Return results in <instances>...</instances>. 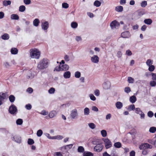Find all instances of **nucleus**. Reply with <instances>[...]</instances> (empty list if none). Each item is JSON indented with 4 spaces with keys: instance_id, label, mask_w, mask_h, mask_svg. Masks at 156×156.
Listing matches in <instances>:
<instances>
[{
    "instance_id": "nucleus-1",
    "label": "nucleus",
    "mask_w": 156,
    "mask_h": 156,
    "mask_svg": "<svg viewBox=\"0 0 156 156\" xmlns=\"http://www.w3.org/2000/svg\"><path fill=\"white\" fill-rule=\"evenodd\" d=\"M48 62L46 58H44L38 63L37 68L39 69H42L47 68L48 66Z\"/></svg>"
},
{
    "instance_id": "nucleus-2",
    "label": "nucleus",
    "mask_w": 156,
    "mask_h": 156,
    "mask_svg": "<svg viewBox=\"0 0 156 156\" xmlns=\"http://www.w3.org/2000/svg\"><path fill=\"white\" fill-rule=\"evenodd\" d=\"M40 55V52L37 49H31L30 50V56L31 58L38 59Z\"/></svg>"
},
{
    "instance_id": "nucleus-3",
    "label": "nucleus",
    "mask_w": 156,
    "mask_h": 156,
    "mask_svg": "<svg viewBox=\"0 0 156 156\" xmlns=\"http://www.w3.org/2000/svg\"><path fill=\"white\" fill-rule=\"evenodd\" d=\"M9 112L12 115H15L16 114L17 110L16 107L13 104L12 105L9 107Z\"/></svg>"
},
{
    "instance_id": "nucleus-4",
    "label": "nucleus",
    "mask_w": 156,
    "mask_h": 156,
    "mask_svg": "<svg viewBox=\"0 0 156 156\" xmlns=\"http://www.w3.org/2000/svg\"><path fill=\"white\" fill-rule=\"evenodd\" d=\"M8 96L7 93H0V105L2 104V101L6 98Z\"/></svg>"
},
{
    "instance_id": "nucleus-5",
    "label": "nucleus",
    "mask_w": 156,
    "mask_h": 156,
    "mask_svg": "<svg viewBox=\"0 0 156 156\" xmlns=\"http://www.w3.org/2000/svg\"><path fill=\"white\" fill-rule=\"evenodd\" d=\"M152 147L151 145L147 143H144L141 145L139 147V148L140 150L145 149L147 148H151Z\"/></svg>"
},
{
    "instance_id": "nucleus-6",
    "label": "nucleus",
    "mask_w": 156,
    "mask_h": 156,
    "mask_svg": "<svg viewBox=\"0 0 156 156\" xmlns=\"http://www.w3.org/2000/svg\"><path fill=\"white\" fill-rule=\"evenodd\" d=\"M110 27L112 29L117 28L120 25L119 23L116 20L112 21L110 23Z\"/></svg>"
},
{
    "instance_id": "nucleus-7",
    "label": "nucleus",
    "mask_w": 156,
    "mask_h": 156,
    "mask_svg": "<svg viewBox=\"0 0 156 156\" xmlns=\"http://www.w3.org/2000/svg\"><path fill=\"white\" fill-rule=\"evenodd\" d=\"M104 142L106 149H108L112 146V142L108 139H105L104 140Z\"/></svg>"
},
{
    "instance_id": "nucleus-8",
    "label": "nucleus",
    "mask_w": 156,
    "mask_h": 156,
    "mask_svg": "<svg viewBox=\"0 0 156 156\" xmlns=\"http://www.w3.org/2000/svg\"><path fill=\"white\" fill-rule=\"evenodd\" d=\"M41 27L42 29L44 31L47 30L49 27V23L48 21H46L41 22Z\"/></svg>"
},
{
    "instance_id": "nucleus-9",
    "label": "nucleus",
    "mask_w": 156,
    "mask_h": 156,
    "mask_svg": "<svg viewBox=\"0 0 156 156\" xmlns=\"http://www.w3.org/2000/svg\"><path fill=\"white\" fill-rule=\"evenodd\" d=\"M71 117L73 119L76 118L78 115L77 110L76 109L73 110L70 115Z\"/></svg>"
},
{
    "instance_id": "nucleus-10",
    "label": "nucleus",
    "mask_w": 156,
    "mask_h": 156,
    "mask_svg": "<svg viewBox=\"0 0 156 156\" xmlns=\"http://www.w3.org/2000/svg\"><path fill=\"white\" fill-rule=\"evenodd\" d=\"M103 146L101 144H98L94 147V149L95 151L98 152H100L102 149Z\"/></svg>"
},
{
    "instance_id": "nucleus-11",
    "label": "nucleus",
    "mask_w": 156,
    "mask_h": 156,
    "mask_svg": "<svg viewBox=\"0 0 156 156\" xmlns=\"http://www.w3.org/2000/svg\"><path fill=\"white\" fill-rule=\"evenodd\" d=\"M99 58L97 55H94L91 58V62L93 63H98L99 61Z\"/></svg>"
},
{
    "instance_id": "nucleus-12",
    "label": "nucleus",
    "mask_w": 156,
    "mask_h": 156,
    "mask_svg": "<svg viewBox=\"0 0 156 156\" xmlns=\"http://www.w3.org/2000/svg\"><path fill=\"white\" fill-rule=\"evenodd\" d=\"M111 86L110 83L108 81L104 82L103 84V88L106 90L109 89Z\"/></svg>"
},
{
    "instance_id": "nucleus-13",
    "label": "nucleus",
    "mask_w": 156,
    "mask_h": 156,
    "mask_svg": "<svg viewBox=\"0 0 156 156\" xmlns=\"http://www.w3.org/2000/svg\"><path fill=\"white\" fill-rule=\"evenodd\" d=\"M121 35L122 37L124 38H128L130 37V33L128 31L122 32L121 34Z\"/></svg>"
},
{
    "instance_id": "nucleus-14",
    "label": "nucleus",
    "mask_w": 156,
    "mask_h": 156,
    "mask_svg": "<svg viewBox=\"0 0 156 156\" xmlns=\"http://www.w3.org/2000/svg\"><path fill=\"white\" fill-rule=\"evenodd\" d=\"M12 140H15V142L18 143H20L21 142V138L19 136H15L13 137Z\"/></svg>"
},
{
    "instance_id": "nucleus-15",
    "label": "nucleus",
    "mask_w": 156,
    "mask_h": 156,
    "mask_svg": "<svg viewBox=\"0 0 156 156\" xmlns=\"http://www.w3.org/2000/svg\"><path fill=\"white\" fill-rule=\"evenodd\" d=\"M57 115V112L55 110L51 111L49 114V116L50 118H52L54 117Z\"/></svg>"
},
{
    "instance_id": "nucleus-16",
    "label": "nucleus",
    "mask_w": 156,
    "mask_h": 156,
    "mask_svg": "<svg viewBox=\"0 0 156 156\" xmlns=\"http://www.w3.org/2000/svg\"><path fill=\"white\" fill-rule=\"evenodd\" d=\"M71 73L69 71H66L64 73L63 76L65 78L67 79L70 77Z\"/></svg>"
},
{
    "instance_id": "nucleus-17",
    "label": "nucleus",
    "mask_w": 156,
    "mask_h": 156,
    "mask_svg": "<svg viewBox=\"0 0 156 156\" xmlns=\"http://www.w3.org/2000/svg\"><path fill=\"white\" fill-rule=\"evenodd\" d=\"M11 2L10 0H4L3 1V5L5 6H7L8 5H11Z\"/></svg>"
},
{
    "instance_id": "nucleus-18",
    "label": "nucleus",
    "mask_w": 156,
    "mask_h": 156,
    "mask_svg": "<svg viewBox=\"0 0 156 156\" xmlns=\"http://www.w3.org/2000/svg\"><path fill=\"white\" fill-rule=\"evenodd\" d=\"M61 66L62 70H67L69 69V66L67 64H63Z\"/></svg>"
},
{
    "instance_id": "nucleus-19",
    "label": "nucleus",
    "mask_w": 156,
    "mask_h": 156,
    "mask_svg": "<svg viewBox=\"0 0 156 156\" xmlns=\"http://www.w3.org/2000/svg\"><path fill=\"white\" fill-rule=\"evenodd\" d=\"M116 107L118 109H121L123 105L122 102L118 101L115 104Z\"/></svg>"
},
{
    "instance_id": "nucleus-20",
    "label": "nucleus",
    "mask_w": 156,
    "mask_h": 156,
    "mask_svg": "<svg viewBox=\"0 0 156 156\" xmlns=\"http://www.w3.org/2000/svg\"><path fill=\"white\" fill-rule=\"evenodd\" d=\"M40 23V21L38 19H35L33 22V24L34 26L37 27L39 25Z\"/></svg>"
},
{
    "instance_id": "nucleus-21",
    "label": "nucleus",
    "mask_w": 156,
    "mask_h": 156,
    "mask_svg": "<svg viewBox=\"0 0 156 156\" xmlns=\"http://www.w3.org/2000/svg\"><path fill=\"white\" fill-rule=\"evenodd\" d=\"M1 37L3 40H7L9 39V36L8 34L5 33Z\"/></svg>"
},
{
    "instance_id": "nucleus-22",
    "label": "nucleus",
    "mask_w": 156,
    "mask_h": 156,
    "mask_svg": "<svg viewBox=\"0 0 156 156\" xmlns=\"http://www.w3.org/2000/svg\"><path fill=\"white\" fill-rule=\"evenodd\" d=\"M19 18V16L17 14H12L11 16V19L12 20H18Z\"/></svg>"
},
{
    "instance_id": "nucleus-23",
    "label": "nucleus",
    "mask_w": 156,
    "mask_h": 156,
    "mask_svg": "<svg viewBox=\"0 0 156 156\" xmlns=\"http://www.w3.org/2000/svg\"><path fill=\"white\" fill-rule=\"evenodd\" d=\"M136 100V97L134 96H132L130 97L129 101L132 103H135Z\"/></svg>"
},
{
    "instance_id": "nucleus-24",
    "label": "nucleus",
    "mask_w": 156,
    "mask_h": 156,
    "mask_svg": "<svg viewBox=\"0 0 156 156\" xmlns=\"http://www.w3.org/2000/svg\"><path fill=\"white\" fill-rule=\"evenodd\" d=\"M11 52L12 54H16L18 53V50L16 48H12L11 50Z\"/></svg>"
},
{
    "instance_id": "nucleus-25",
    "label": "nucleus",
    "mask_w": 156,
    "mask_h": 156,
    "mask_svg": "<svg viewBox=\"0 0 156 156\" xmlns=\"http://www.w3.org/2000/svg\"><path fill=\"white\" fill-rule=\"evenodd\" d=\"M144 22L146 24L150 25L152 23V21L150 19H145Z\"/></svg>"
},
{
    "instance_id": "nucleus-26",
    "label": "nucleus",
    "mask_w": 156,
    "mask_h": 156,
    "mask_svg": "<svg viewBox=\"0 0 156 156\" xmlns=\"http://www.w3.org/2000/svg\"><path fill=\"white\" fill-rule=\"evenodd\" d=\"M9 99L11 102L13 103L15 100V97L13 95H11L9 97Z\"/></svg>"
},
{
    "instance_id": "nucleus-27",
    "label": "nucleus",
    "mask_w": 156,
    "mask_h": 156,
    "mask_svg": "<svg viewBox=\"0 0 156 156\" xmlns=\"http://www.w3.org/2000/svg\"><path fill=\"white\" fill-rule=\"evenodd\" d=\"M83 156H94V154L90 152H84L83 154Z\"/></svg>"
},
{
    "instance_id": "nucleus-28",
    "label": "nucleus",
    "mask_w": 156,
    "mask_h": 156,
    "mask_svg": "<svg viewBox=\"0 0 156 156\" xmlns=\"http://www.w3.org/2000/svg\"><path fill=\"white\" fill-rule=\"evenodd\" d=\"M26 9L25 6L23 5L20 6L19 7V11L20 12H23Z\"/></svg>"
},
{
    "instance_id": "nucleus-29",
    "label": "nucleus",
    "mask_w": 156,
    "mask_h": 156,
    "mask_svg": "<svg viewBox=\"0 0 156 156\" xmlns=\"http://www.w3.org/2000/svg\"><path fill=\"white\" fill-rule=\"evenodd\" d=\"M123 9V7L121 6H117L115 8V10L118 12H122Z\"/></svg>"
},
{
    "instance_id": "nucleus-30",
    "label": "nucleus",
    "mask_w": 156,
    "mask_h": 156,
    "mask_svg": "<svg viewBox=\"0 0 156 156\" xmlns=\"http://www.w3.org/2000/svg\"><path fill=\"white\" fill-rule=\"evenodd\" d=\"M78 152L80 153H83L84 151V147L82 146H79L77 149Z\"/></svg>"
},
{
    "instance_id": "nucleus-31",
    "label": "nucleus",
    "mask_w": 156,
    "mask_h": 156,
    "mask_svg": "<svg viewBox=\"0 0 156 156\" xmlns=\"http://www.w3.org/2000/svg\"><path fill=\"white\" fill-rule=\"evenodd\" d=\"M149 131L151 133H154L156 131V127L154 126L151 127L149 129Z\"/></svg>"
},
{
    "instance_id": "nucleus-32",
    "label": "nucleus",
    "mask_w": 156,
    "mask_h": 156,
    "mask_svg": "<svg viewBox=\"0 0 156 156\" xmlns=\"http://www.w3.org/2000/svg\"><path fill=\"white\" fill-rule=\"evenodd\" d=\"M84 114L85 115H88L90 113V110L88 108H85L84 110Z\"/></svg>"
},
{
    "instance_id": "nucleus-33",
    "label": "nucleus",
    "mask_w": 156,
    "mask_h": 156,
    "mask_svg": "<svg viewBox=\"0 0 156 156\" xmlns=\"http://www.w3.org/2000/svg\"><path fill=\"white\" fill-rule=\"evenodd\" d=\"M135 109V106L134 105H129L127 108V110L129 111L133 110Z\"/></svg>"
},
{
    "instance_id": "nucleus-34",
    "label": "nucleus",
    "mask_w": 156,
    "mask_h": 156,
    "mask_svg": "<svg viewBox=\"0 0 156 156\" xmlns=\"http://www.w3.org/2000/svg\"><path fill=\"white\" fill-rule=\"evenodd\" d=\"M114 146L117 148H119L122 146L121 143L119 142L115 143L114 144Z\"/></svg>"
},
{
    "instance_id": "nucleus-35",
    "label": "nucleus",
    "mask_w": 156,
    "mask_h": 156,
    "mask_svg": "<svg viewBox=\"0 0 156 156\" xmlns=\"http://www.w3.org/2000/svg\"><path fill=\"white\" fill-rule=\"evenodd\" d=\"M94 6L97 7H98L101 5V3L98 0H96L94 2Z\"/></svg>"
},
{
    "instance_id": "nucleus-36",
    "label": "nucleus",
    "mask_w": 156,
    "mask_h": 156,
    "mask_svg": "<svg viewBox=\"0 0 156 156\" xmlns=\"http://www.w3.org/2000/svg\"><path fill=\"white\" fill-rule=\"evenodd\" d=\"M146 64L148 66H150L153 64V61L150 59H148L146 62Z\"/></svg>"
},
{
    "instance_id": "nucleus-37",
    "label": "nucleus",
    "mask_w": 156,
    "mask_h": 156,
    "mask_svg": "<svg viewBox=\"0 0 156 156\" xmlns=\"http://www.w3.org/2000/svg\"><path fill=\"white\" fill-rule=\"evenodd\" d=\"M63 138L62 136L58 135L56 136H53V139L61 140Z\"/></svg>"
},
{
    "instance_id": "nucleus-38",
    "label": "nucleus",
    "mask_w": 156,
    "mask_h": 156,
    "mask_svg": "<svg viewBox=\"0 0 156 156\" xmlns=\"http://www.w3.org/2000/svg\"><path fill=\"white\" fill-rule=\"evenodd\" d=\"M78 26L77 23L75 22H73L71 24V27L73 28H76Z\"/></svg>"
},
{
    "instance_id": "nucleus-39",
    "label": "nucleus",
    "mask_w": 156,
    "mask_h": 156,
    "mask_svg": "<svg viewBox=\"0 0 156 156\" xmlns=\"http://www.w3.org/2000/svg\"><path fill=\"white\" fill-rule=\"evenodd\" d=\"M23 121L22 119H19L16 121V123L18 125H21L22 124Z\"/></svg>"
},
{
    "instance_id": "nucleus-40",
    "label": "nucleus",
    "mask_w": 156,
    "mask_h": 156,
    "mask_svg": "<svg viewBox=\"0 0 156 156\" xmlns=\"http://www.w3.org/2000/svg\"><path fill=\"white\" fill-rule=\"evenodd\" d=\"M34 142L33 139L30 138L28 139L27 143L29 145H32L34 144Z\"/></svg>"
},
{
    "instance_id": "nucleus-41",
    "label": "nucleus",
    "mask_w": 156,
    "mask_h": 156,
    "mask_svg": "<svg viewBox=\"0 0 156 156\" xmlns=\"http://www.w3.org/2000/svg\"><path fill=\"white\" fill-rule=\"evenodd\" d=\"M43 134V131L41 129L38 130L37 133V136L38 137H40Z\"/></svg>"
},
{
    "instance_id": "nucleus-42",
    "label": "nucleus",
    "mask_w": 156,
    "mask_h": 156,
    "mask_svg": "<svg viewBox=\"0 0 156 156\" xmlns=\"http://www.w3.org/2000/svg\"><path fill=\"white\" fill-rule=\"evenodd\" d=\"M80 73L79 71H76L75 73V76L76 78H79L80 77Z\"/></svg>"
},
{
    "instance_id": "nucleus-43",
    "label": "nucleus",
    "mask_w": 156,
    "mask_h": 156,
    "mask_svg": "<svg viewBox=\"0 0 156 156\" xmlns=\"http://www.w3.org/2000/svg\"><path fill=\"white\" fill-rule=\"evenodd\" d=\"M88 126L91 129H94L96 127V126L95 124H94L93 123H89L88 124Z\"/></svg>"
},
{
    "instance_id": "nucleus-44",
    "label": "nucleus",
    "mask_w": 156,
    "mask_h": 156,
    "mask_svg": "<svg viewBox=\"0 0 156 156\" xmlns=\"http://www.w3.org/2000/svg\"><path fill=\"white\" fill-rule=\"evenodd\" d=\"M155 69V67L154 65H151L149 66L148 70L150 72L153 71Z\"/></svg>"
},
{
    "instance_id": "nucleus-45",
    "label": "nucleus",
    "mask_w": 156,
    "mask_h": 156,
    "mask_svg": "<svg viewBox=\"0 0 156 156\" xmlns=\"http://www.w3.org/2000/svg\"><path fill=\"white\" fill-rule=\"evenodd\" d=\"M55 89L54 88L51 87L48 90V93L50 94H54L55 92Z\"/></svg>"
},
{
    "instance_id": "nucleus-46",
    "label": "nucleus",
    "mask_w": 156,
    "mask_h": 156,
    "mask_svg": "<svg viewBox=\"0 0 156 156\" xmlns=\"http://www.w3.org/2000/svg\"><path fill=\"white\" fill-rule=\"evenodd\" d=\"M101 133L102 136L104 137H105L107 136V132L105 130H103L101 131Z\"/></svg>"
},
{
    "instance_id": "nucleus-47",
    "label": "nucleus",
    "mask_w": 156,
    "mask_h": 156,
    "mask_svg": "<svg viewBox=\"0 0 156 156\" xmlns=\"http://www.w3.org/2000/svg\"><path fill=\"white\" fill-rule=\"evenodd\" d=\"M128 81L129 83H133L134 82V80L131 77H129L128 78Z\"/></svg>"
},
{
    "instance_id": "nucleus-48",
    "label": "nucleus",
    "mask_w": 156,
    "mask_h": 156,
    "mask_svg": "<svg viewBox=\"0 0 156 156\" xmlns=\"http://www.w3.org/2000/svg\"><path fill=\"white\" fill-rule=\"evenodd\" d=\"M150 85L152 87H154L156 85V80H153L150 82Z\"/></svg>"
},
{
    "instance_id": "nucleus-49",
    "label": "nucleus",
    "mask_w": 156,
    "mask_h": 156,
    "mask_svg": "<svg viewBox=\"0 0 156 156\" xmlns=\"http://www.w3.org/2000/svg\"><path fill=\"white\" fill-rule=\"evenodd\" d=\"M89 97L91 100L94 101L96 100V98L92 94H90L89 95Z\"/></svg>"
},
{
    "instance_id": "nucleus-50",
    "label": "nucleus",
    "mask_w": 156,
    "mask_h": 156,
    "mask_svg": "<svg viewBox=\"0 0 156 156\" xmlns=\"http://www.w3.org/2000/svg\"><path fill=\"white\" fill-rule=\"evenodd\" d=\"M142 111L139 108H136L135 109V112L137 114H140Z\"/></svg>"
},
{
    "instance_id": "nucleus-51",
    "label": "nucleus",
    "mask_w": 156,
    "mask_h": 156,
    "mask_svg": "<svg viewBox=\"0 0 156 156\" xmlns=\"http://www.w3.org/2000/svg\"><path fill=\"white\" fill-rule=\"evenodd\" d=\"M73 146V144H70L64 146V149H67L68 148L69 149H70L72 148Z\"/></svg>"
},
{
    "instance_id": "nucleus-52",
    "label": "nucleus",
    "mask_w": 156,
    "mask_h": 156,
    "mask_svg": "<svg viewBox=\"0 0 156 156\" xmlns=\"http://www.w3.org/2000/svg\"><path fill=\"white\" fill-rule=\"evenodd\" d=\"M147 2L146 1H143L141 3V6L142 7H144L147 5Z\"/></svg>"
},
{
    "instance_id": "nucleus-53",
    "label": "nucleus",
    "mask_w": 156,
    "mask_h": 156,
    "mask_svg": "<svg viewBox=\"0 0 156 156\" xmlns=\"http://www.w3.org/2000/svg\"><path fill=\"white\" fill-rule=\"evenodd\" d=\"M147 115L149 117L151 118L153 116L154 113L152 112L151 111H149L147 113Z\"/></svg>"
},
{
    "instance_id": "nucleus-54",
    "label": "nucleus",
    "mask_w": 156,
    "mask_h": 156,
    "mask_svg": "<svg viewBox=\"0 0 156 156\" xmlns=\"http://www.w3.org/2000/svg\"><path fill=\"white\" fill-rule=\"evenodd\" d=\"M26 108L28 110H30L31 109L32 106L30 104H28L26 105L25 106Z\"/></svg>"
},
{
    "instance_id": "nucleus-55",
    "label": "nucleus",
    "mask_w": 156,
    "mask_h": 156,
    "mask_svg": "<svg viewBox=\"0 0 156 156\" xmlns=\"http://www.w3.org/2000/svg\"><path fill=\"white\" fill-rule=\"evenodd\" d=\"M124 91L126 93H128L131 91V89L129 87H126L125 88Z\"/></svg>"
},
{
    "instance_id": "nucleus-56",
    "label": "nucleus",
    "mask_w": 156,
    "mask_h": 156,
    "mask_svg": "<svg viewBox=\"0 0 156 156\" xmlns=\"http://www.w3.org/2000/svg\"><path fill=\"white\" fill-rule=\"evenodd\" d=\"M94 94L95 96H99L100 94L99 90L98 89L95 90L94 91Z\"/></svg>"
},
{
    "instance_id": "nucleus-57",
    "label": "nucleus",
    "mask_w": 156,
    "mask_h": 156,
    "mask_svg": "<svg viewBox=\"0 0 156 156\" xmlns=\"http://www.w3.org/2000/svg\"><path fill=\"white\" fill-rule=\"evenodd\" d=\"M62 7L63 8L67 9L69 7V5L67 3H63L62 4Z\"/></svg>"
},
{
    "instance_id": "nucleus-58",
    "label": "nucleus",
    "mask_w": 156,
    "mask_h": 156,
    "mask_svg": "<svg viewBox=\"0 0 156 156\" xmlns=\"http://www.w3.org/2000/svg\"><path fill=\"white\" fill-rule=\"evenodd\" d=\"M152 76V80H156V73H151Z\"/></svg>"
},
{
    "instance_id": "nucleus-59",
    "label": "nucleus",
    "mask_w": 156,
    "mask_h": 156,
    "mask_svg": "<svg viewBox=\"0 0 156 156\" xmlns=\"http://www.w3.org/2000/svg\"><path fill=\"white\" fill-rule=\"evenodd\" d=\"M54 155V156H63L61 152H60L55 153Z\"/></svg>"
},
{
    "instance_id": "nucleus-60",
    "label": "nucleus",
    "mask_w": 156,
    "mask_h": 156,
    "mask_svg": "<svg viewBox=\"0 0 156 156\" xmlns=\"http://www.w3.org/2000/svg\"><path fill=\"white\" fill-rule=\"evenodd\" d=\"M54 70H56L57 71H62L61 69V66H56L55 67Z\"/></svg>"
},
{
    "instance_id": "nucleus-61",
    "label": "nucleus",
    "mask_w": 156,
    "mask_h": 156,
    "mask_svg": "<svg viewBox=\"0 0 156 156\" xmlns=\"http://www.w3.org/2000/svg\"><path fill=\"white\" fill-rule=\"evenodd\" d=\"M33 89L31 87H29L27 90V91L30 94L32 93L33 92Z\"/></svg>"
},
{
    "instance_id": "nucleus-62",
    "label": "nucleus",
    "mask_w": 156,
    "mask_h": 156,
    "mask_svg": "<svg viewBox=\"0 0 156 156\" xmlns=\"http://www.w3.org/2000/svg\"><path fill=\"white\" fill-rule=\"evenodd\" d=\"M126 54L128 56H130L132 55V53L129 50H126Z\"/></svg>"
},
{
    "instance_id": "nucleus-63",
    "label": "nucleus",
    "mask_w": 156,
    "mask_h": 156,
    "mask_svg": "<svg viewBox=\"0 0 156 156\" xmlns=\"http://www.w3.org/2000/svg\"><path fill=\"white\" fill-rule=\"evenodd\" d=\"M23 2L25 4L29 5L31 3L30 0H23Z\"/></svg>"
},
{
    "instance_id": "nucleus-64",
    "label": "nucleus",
    "mask_w": 156,
    "mask_h": 156,
    "mask_svg": "<svg viewBox=\"0 0 156 156\" xmlns=\"http://www.w3.org/2000/svg\"><path fill=\"white\" fill-rule=\"evenodd\" d=\"M41 114L43 115H46L48 114V112L44 110H43L41 112Z\"/></svg>"
}]
</instances>
